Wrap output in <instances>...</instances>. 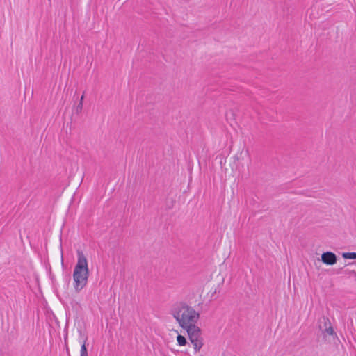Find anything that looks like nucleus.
Wrapping results in <instances>:
<instances>
[{
    "mask_svg": "<svg viewBox=\"0 0 356 356\" xmlns=\"http://www.w3.org/2000/svg\"><path fill=\"white\" fill-rule=\"evenodd\" d=\"M318 327L322 332L323 337L327 336H337L332 326L331 322L327 317L322 316L318 321Z\"/></svg>",
    "mask_w": 356,
    "mask_h": 356,
    "instance_id": "20e7f679",
    "label": "nucleus"
},
{
    "mask_svg": "<svg viewBox=\"0 0 356 356\" xmlns=\"http://www.w3.org/2000/svg\"><path fill=\"white\" fill-rule=\"evenodd\" d=\"M171 314L183 329L195 324L200 318V314L184 302L175 305Z\"/></svg>",
    "mask_w": 356,
    "mask_h": 356,
    "instance_id": "f257e3e1",
    "label": "nucleus"
},
{
    "mask_svg": "<svg viewBox=\"0 0 356 356\" xmlns=\"http://www.w3.org/2000/svg\"><path fill=\"white\" fill-rule=\"evenodd\" d=\"M81 356H88V352L86 347V340L83 341L81 348Z\"/></svg>",
    "mask_w": 356,
    "mask_h": 356,
    "instance_id": "6e6552de",
    "label": "nucleus"
},
{
    "mask_svg": "<svg viewBox=\"0 0 356 356\" xmlns=\"http://www.w3.org/2000/svg\"><path fill=\"white\" fill-rule=\"evenodd\" d=\"M184 329L187 331L189 340L193 345L195 352H199L203 346L201 330L195 324L189 325Z\"/></svg>",
    "mask_w": 356,
    "mask_h": 356,
    "instance_id": "7ed1b4c3",
    "label": "nucleus"
},
{
    "mask_svg": "<svg viewBox=\"0 0 356 356\" xmlns=\"http://www.w3.org/2000/svg\"><path fill=\"white\" fill-rule=\"evenodd\" d=\"M83 97H84V95H83L81 97V99H80V102H82L83 103Z\"/></svg>",
    "mask_w": 356,
    "mask_h": 356,
    "instance_id": "9d476101",
    "label": "nucleus"
},
{
    "mask_svg": "<svg viewBox=\"0 0 356 356\" xmlns=\"http://www.w3.org/2000/svg\"><path fill=\"white\" fill-rule=\"evenodd\" d=\"M342 257L344 259H356V252H344Z\"/></svg>",
    "mask_w": 356,
    "mask_h": 356,
    "instance_id": "0eeeda50",
    "label": "nucleus"
},
{
    "mask_svg": "<svg viewBox=\"0 0 356 356\" xmlns=\"http://www.w3.org/2000/svg\"><path fill=\"white\" fill-rule=\"evenodd\" d=\"M82 108H83V103L82 102H79V104L76 106V112L77 113H81V111H82Z\"/></svg>",
    "mask_w": 356,
    "mask_h": 356,
    "instance_id": "1a4fd4ad",
    "label": "nucleus"
},
{
    "mask_svg": "<svg viewBox=\"0 0 356 356\" xmlns=\"http://www.w3.org/2000/svg\"><path fill=\"white\" fill-rule=\"evenodd\" d=\"M177 343L179 346H185L187 343V341L185 337L179 334L177 337Z\"/></svg>",
    "mask_w": 356,
    "mask_h": 356,
    "instance_id": "423d86ee",
    "label": "nucleus"
},
{
    "mask_svg": "<svg viewBox=\"0 0 356 356\" xmlns=\"http://www.w3.org/2000/svg\"><path fill=\"white\" fill-rule=\"evenodd\" d=\"M337 259V256L332 252H326L321 255V261L327 265H334L336 264Z\"/></svg>",
    "mask_w": 356,
    "mask_h": 356,
    "instance_id": "39448f33",
    "label": "nucleus"
},
{
    "mask_svg": "<svg viewBox=\"0 0 356 356\" xmlns=\"http://www.w3.org/2000/svg\"><path fill=\"white\" fill-rule=\"evenodd\" d=\"M78 260L73 273L74 287L76 292H79L87 284L89 276V270L87 259L83 252L77 251Z\"/></svg>",
    "mask_w": 356,
    "mask_h": 356,
    "instance_id": "f03ea898",
    "label": "nucleus"
}]
</instances>
